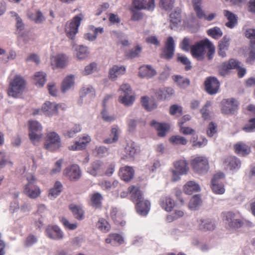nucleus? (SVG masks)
<instances>
[{"label":"nucleus","mask_w":255,"mask_h":255,"mask_svg":"<svg viewBox=\"0 0 255 255\" xmlns=\"http://www.w3.org/2000/svg\"><path fill=\"white\" fill-rule=\"evenodd\" d=\"M128 192L130 195L132 202H136L135 208L137 213L141 216H146L150 208V203L144 200L139 188L135 186H130L128 189Z\"/></svg>","instance_id":"1"},{"label":"nucleus","mask_w":255,"mask_h":255,"mask_svg":"<svg viewBox=\"0 0 255 255\" xmlns=\"http://www.w3.org/2000/svg\"><path fill=\"white\" fill-rule=\"evenodd\" d=\"M154 0H132L130 9L132 12L131 19L138 20L142 17V13L137 11L142 9L152 10L154 7Z\"/></svg>","instance_id":"2"},{"label":"nucleus","mask_w":255,"mask_h":255,"mask_svg":"<svg viewBox=\"0 0 255 255\" xmlns=\"http://www.w3.org/2000/svg\"><path fill=\"white\" fill-rule=\"evenodd\" d=\"M25 176L27 182L23 186L24 194L31 199L38 198L41 192L40 187L35 184L36 178L32 173L26 174Z\"/></svg>","instance_id":"3"},{"label":"nucleus","mask_w":255,"mask_h":255,"mask_svg":"<svg viewBox=\"0 0 255 255\" xmlns=\"http://www.w3.org/2000/svg\"><path fill=\"white\" fill-rule=\"evenodd\" d=\"M26 83L24 79L19 75L14 76L9 82L8 94L14 98L22 93L25 88Z\"/></svg>","instance_id":"4"},{"label":"nucleus","mask_w":255,"mask_h":255,"mask_svg":"<svg viewBox=\"0 0 255 255\" xmlns=\"http://www.w3.org/2000/svg\"><path fill=\"white\" fill-rule=\"evenodd\" d=\"M83 18L82 14L75 16L72 19L68 21L65 25V31L66 36L74 40L76 34L78 32V28Z\"/></svg>","instance_id":"5"},{"label":"nucleus","mask_w":255,"mask_h":255,"mask_svg":"<svg viewBox=\"0 0 255 255\" xmlns=\"http://www.w3.org/2000/svg\"><path fill=\"white\" fill-rule=\"evenodd\" d=\"M223 221L231 229H238L242 227V219L238 218V215L233 212L228 211L222 213Z\"/></svg>","instance_id":"6"},{"label":"nucleus","mask_w":255,"mask_h":255,"mask_svg":"<svg viewBox=\"0 0 255 255\" xmlns=\"http://www.w3.org/2000/svg\"><path fill=\"white\" fill-rule=\"evenodd\" d=\"M193 170L199 174H204L209 169V161L205 156H198L195 157L191 161Z\"/></svg>","instance_id":"7"},{"label":"nucleus","mask_w":255,"mask_h":255,"mask_svg":"<svg viewBox=\"0 0 255 255\" xmlns=\"http://www.w3.org/2000/svg\"><path fill=\"white\" fill-rule=\"evenodd\" d=\"M61 146V139L57 133L52 131L47 134L44 143L45 149L51 151H55L59 149Z\"/></svg>","instance_id":"8"},{"label":"nucleus","mask_w":255,"mask_h":255,"mask_svg":"<svg viewBox=\"0 0 255 255\" xmlns=\"http://www.w3.org/2000/svg\"><path fill=\"white\" fill-rule=\"evenodd\" d=\"M28 125L30 139L34 144H36L42 137V127L38 122L33 121H29Z\"/></svg>","instance_id":"9"},{"label":"nucleus","mask_w":255,"mask_h":255,"mask_svg":"<svg viewBox=\"0 0 255 255\" xmlns=\"http://www.w3.org/2000/svg\"><path fill=\"white\" fill-rule=\"evenodd\" d=\"M119 91L123 92V95H120L119 100L120 103L126 106H130L133 103L135 97L131 95V90L128 84H123L121 86Z\"/></svg>","instance_id":"10"},{"label":"nucleus","mask_w":255,"mask_h":255,"mask_svg":"<svg viewBox=\"0 0 255 255\" xmlns=\"http://www.w3.org/2000/svg\"><path fill=\"white\" fill-rule=\"evenodd\" d=\"M82 171L80 166L73 164L66 167L63 170V175L71 181H77L82 176Z\"/></svg>","instance_id":"11"},{"label":"nucleus","mask_w":255,"mask_h":255,"mask_svg":"<svg viewBox=\"0 0 255 255\" xmlns=\"http://www.w3.org/2000/svg\"><path fill=\"white\" fill-rule=\"evenodd\" d=\"M221 105V110L224 115H234L238 110V102L234 99H224Z\"/></svg>","instance_id":"12"},{"label":"nucleus","mask_w":255,"mask_h":255,"mask_svg":"<svg viewBox=\"0 0 255 255\" xmlns=\"http://www.w3.org/2000/svg\"><path fill=\"white\" fill-rule=\"evenodd\" d=\"M207 39L202 40L192 45L191 53L193 57L198 60H202L204 58L206 53V46Z\"/></svg>","instance_id":"13"},{"label":"nucleus","mask_w":255,"mask_h":255,"mask_svg":"<svg viewBox=\"0 0 255 255\" xmlns=\"http://www.w3.org/2000/svg\"><path fill=\"white\" fill-rule=\"evenodd\" d=\"M175 51V42L171 36L167 38L162 53L160 54V58L166 60H169L172 58Z\"/></svg>","instance_id":"14"},{"label":"nucleus","mask_w":255,"mask_h":255,"mask_svg":"<svg viewBox=\"0 0 255 255\" xmlns=\"http://www.w3.org/2000/svg\"><path fill=\"white\" fill-rule=\"evenodd\" d=\"M225 177L223 172H218L214 175L211 180V188L215 194H223L225 189L223 184L220 180Z\"/></svg>","instance_id":"15"},{"label":"nucleus","mask_w":255,"mask_h":255,"mask_svg":"<svg viewBox=\"0 0 255 255\" xmlns=\"http://www.w3.org/2000/svg\"><path fill=\"white\" fill-rule=\"evenodd\" d=\"M206 91L210 95L216 94L219 89L220 83L215 77H208L204 83Z\"/></svg>","instance_id":"16"},{"label":"nucleus","mask_w":255,"mask_h":255,"mask_svg":"<svg viewBox=\"0 0 255 255\" xmlns=\"http://www.w3.org/2000/svg\"><path fill=\"white\" fill-rule=\"evenodd\" d=\"M104 164L100 161L93 162L87 168V172L94 176L104 175Z\"/></svg>","instance_id":"17"},{"label":"nucleus","mask_w":255,"mask_h":255,"mask_svg":"<svg viewBox=\"0 0 255 255\" xmlns=\"http://www.w3.org/2000/svg\"><path fill=\"white\" fill-rule=\"evenodd\" d=\"M119 174L123 180L129 182L134 176V170L131 166H125L120 169Z\"/></svg>","instance_id":"18"},{"label":"nucleus","mask_w":255,"mask_h":255,"mask_svg":"<svg viewBox=\"0 0 255 255\" xmlns=\"http://www.w3.org/2000/svg\"><path fill=\"white\" fill-rule=\"evenodd\" d=\"M241 161L235 156H229L226 158L224 162L225 167L230 170H237L241 167Z\"/></svg>","instance_id":"19"},{"label":"nucleus","mask_w":255,"mask_h":255,"mask_svg":"<svg viewBox=\"0 0 255 255\" xmlns=\"http://www.w3.org/2000/svg\"><path fill=\"white\" fill-rule=\"evenodd\" d=\"M47 236L53 240H60L63 238V233L57 226L49 227L46 230Z\"/></svg>","instance_id":"20"},{"label":"nucleus","mask_w":255,"mask_h":255,"mask_svg":"<svg viewBox=\"0 0 255 255\" xmlns=\"http://www.w3.org/2000/svg\"><path fill=\"white\" fill-rule=\"evenodd\" d=\"M240 65V62L234 59H231L229 61L223 63L222 65V71L220 74L224 76L228 73V70L230 69H237Z\"/></svg>","instance_id":"21"},{"label":"nucleus","mask_w":255,"mask_h":255,"mask_svg":"<svg viewBox=\"0 0 255 255\" xmlns=\"http://www.w3.org/2000/svg\"><path fill=\"white\" fill-rule=\"evenodd\" d=\"M91 141V138L89 136L86 135L81 137L79 141H76L75 144L69 147L71 150H79L84 149L87 146V143Z\"/></svg>","instance_id":"22"},{"label":"nucleus","mask_w":255,"mask_h":255,"mask_svg":"<svg viewBox=\"0 0 255 255\" xmlns=\"http://www.w3.org/2000/svg\"><path fill=\"white\" fill-rule=\"evenodd\" d=\"M59 105L46 102L42 107L43 112L47 115L50 116L57 114Z\"/></svg>","instance_id":"23"},{"label":"nucleus","mask_w":255,"mask_h":255,"mask_svg":"<svg viewBox=\"0 0 255 255\" xmlns=\"http://www.w3.org/2000/svg\"><path fill=\"white\" fill-rule=\"evenodd\" d=\"M110 215L116 224L121 226L125 224V223L123 221V214L117 208L112 207L110 210Z\"/></svg>","instance_id":"24"},{"label":"nucleus","mask_w":255,"mask_h":255,"mask_svg":"<svg viewBox=\"0 0 255 255\" xmlns=\"http://www.w3.org/2000/svg\"><path fill=\"white\" fill-rule=\"evenodd\" d=\"M52 65L57 68L64 67L68 62V58L65 55L58 54L51 58Z\"/></svg>","instance_id":"25"},{"label":"nucleus","mask_w":255,"mask_h":255,"mask_svg":"<svg viewBox=\"0 0 255 255\" xmlns=\"http://www.w3.org/2000/svg\"><path fill=\"white\" fill-rule=\"evenodd\" d=\"M105 242L113 246L120 245L124 243V239L119 234H110L105 239Z\"/></svg>","instance_id":"26"},{"label":"nucleus","mask_w":255,"mask_h":255,"mask_svg":"<svg viewBox=\"0 0 255 255\" xmlns=\"http://www.w3.org/2000/svg\"><path fill=\"white\" fill-rule=\"evenodd\" d=\"M223 14L228 20L225 25L230 28H233L238 23V16L228 10H224Z\"/></svg>","instance_id":"27"},{"label":"nucleus","mask_w":255,"mask_h":255,"mask_svg":"<svg viewBox=\"0 0 255 255\" xmlns=\"http://www.w3.org/2000/svg\"><path fill=\"white\" fill-rule=\"evenodd\" d=\"M141 103L144 109L148 112L152 111L157 107L155 100L153 99H149L147 96L141 97Z\"/></svg>","instance_id":"28"},{"label":"nucleus","mask_w":255,"mask_h":255,"mask_svg":"<svg viewBox=\"0 0 255 255\" xmlns=\"http://www.w3.org/2000/svg\"><path fill=\"white\" fill-rule=\"evenodd\" d=\"M139 76L141 78H151L156 74V71L150 65H143L139 68Z\"/></svg>","instance_id":"29"},{"label":"nucleus","mask_w":255,"mask_h":255,"mask_svg":"<svg viewBox=\"0 0 255 255\" xmlns=\"http://www.w3.org/2000/svg\"><path fill=\"white\" fill-rule=\"evenodd\" d=\"M172 79L176 85L181 89L187 88L190 84V80L181 75H176L172 77Z\"/></svg>","instance_id":"30"},{"label":"nucleus","mask_w":255,"mask_h":255,"mask_svg":"<svg viewBox=\"0 0 255 255\" xmlns=\"http://www.w3.org/2000/svg\"><path fill=\"white\" fill-rule=\"evenodd\" d=\"M120 129L117 125H114L111 128L110 137L105 139L104 142L110 144L117 142L119 137Z\"/></svg>","instance_id":"31"},{"label":"nucleus","mask_w":255,"mask_h":255,"mask_svg":"<svg viewBox=\"0 0 255 255\" xmlns=\"http://www.w3.org/2000/svg\"><path fill=\"white\" fill-rule=\"evenodd\" d=\"M183 190L186 194H192L194 192H197L200 191L199 185L194 181H189L187 182L183 187Z\"/></svg>","instance_id":"32"},{"label":"nucleus","mask_w":255,"mask_h":255,"mask_svg":"<svg viewBox=\"0 0 255 255\" xmlns=\"http://www.w3.org/2000/svg\"><path fill=\"white\" fill-rule=\"evenodd\" d=\"M69 209L77 220H82L84 219V211L81 206L72 204L69 205Z\"/></svg>","instance_id":"33"},{"label":"nucleus","mask_w":255,"mask_h":255,"mask_svg":"<svg viewBox=\"0 0 255 255\" xmlns=\"http://www.w3.org/2000/svg\"><path fill=\"white\" fill-rule=\"evenodd\" d=\"M174 168L175 170L180 173V174H186L189 168L187 166L186 160L181 159L174 162Z\"/></svg>","instance_id":"34"},{"label":"nucleus","mask_w":255,"mask_h":255,"mask_svg":"<svg viewBox=\"0 0 255 255\" xmlns=\"http://www.w3.org/2000/svg\"><path fill=\"white\" fill-rule=\"evenodd\" d=\"M125 152L124 159H133L136 153V149L134 143L131 142L128 143L125 147Z\"/></svg>","instance_id":"35"},{"label":"nucleus","mask_w":255,"mask_h":255,"mask_svg":"<svg viewBox=\"0 0 255 255\" xmlns=\"http://www.w3.org/2000/svg\"><path fill=\"white\" fill-rule=\"evenodd\" d=\"M126 71V68L124 66H114L109 71V77L112 79H115L118 76L123 75Z\"/></svg>","instance_id":"36"},{"label":"nucleus","mask_w":255,"mask_h":255,"mask_svg":"<svg viewBox=\"0 0 255 255\" xmlns=\"http://www.w3.org/2000/svg\"><path fill=\"white\" fill-rule=\"evenodd\" d=\"M236 152L243 156L249 154L251 152L250 146L243 142H239L235 145Z\"/></svg>","instance_id":"37"},{"label":"nucleus","mask_w":255,"mask_h":255,"mask_svg":"<svg viewBox=\"0 0 255 255\" xmlns=\"http://www.w3.org/2000/svg\"><path fill=\"white\" fill-rule=\"evenodd\" d=\"M62 184L59 181H56L54 187L50 189L48 196L51 199L56 198L61 192L62 190Z\"/></svg>","instance_id":"38"},{"label":"nucleus","mask_w":255,"mask_h":255,"mask_svg":"<svg viewBox=\"0 0 255 255\" xmlns=\"http://www.w3.org/2000/svg\"><path fill=\"white\" fill-rule=\"evenodd\" d=\"M112 98V96L111 95H107L105 96L104 100H103V107L104 108V109L102 111V113H101V114L102 115V118L103 119V120L106 121V122H112L113 121H114L115 119H116V117L115 116H109L108 113H107V112L105 109L106 108V102H107V101L110 99V98Z\"/></svg>","instance_id":"39"},{"label":"nucleus","mask_w":255,"mask_h":255,"mask_svg":"<svg viewBox=\"0 0 255 255\" xmlns=\"http://www.w3.org/2000/svg\"><path fill=\"white\" fill-rule=\"evenodd\" d=\"M215 227L214 222L210 219L203 220L199 225L200 229L203 231H213Z\"/></svg>","instance_id":"40"},{"label":"nucleus","mask_w":255,"mask_h":255,"mask_svg":"<svg viewBox=\"0 0 255 255\" xmlns=\"http://www.w3.org/2000/svg\"><path fill=\"white\" fill-rule=\"evenodd\" d=\"M74 84V77L73 75L67 76L63 81L61 86V90L65 93L73 86Z\"/></svg>","instance_id":"41"},{"label":"nucleus","mask_w":255,"mask_h":255,"mask_svg":"<svg viewBox=\"0 0 255 255\" xmlns=\"http://www.w3.org/2000/svg\"><path fill=\"white\" fill-rule=\"evenodd\" d=\"M170 19L171 22L175 26L181 22V10L176 8L170 14Z\"/></svg>","instance_id":"42"},{"label":"nucleus","mask_w":255,"mask_h":255,"mask_svg":"<svg viewBox=\"0 0 255 255\" xmlns=\"http://www.w3.org/2000/svg\"><path fill=\"white\" fill-rule=\"evenodd\" d=\"M35 84L39 87L43 86L46 81V74L43 72H36L34 76Z\"/></svg>","instance_id":"43"},{"label":"nucleus","mask_w":255,"mask_h":255,"mask_svg":"<svg viewBox=\"0 0 255 255\" xmlns=\"http://www.w3.org/2000/svg\"><path fill=\"white\" fill-rule=\"evenodd\" d=\"M207 34L213 38L218 39L222 36L223 33L220 27L215 26L209 29L207 31Z\"/></svg>","instance_id":"44"},{"label":"nucleus","mask_w":255,"mask_h":255,"mask_svg":"<svg viewBox=\"0 0 255 255\" xmlns=\"http://www.w3.org/2000/svg\"><path fill=\"white\" fill-rule=\"evenodd\" d=\"M192 2L197 17L201 18L203 16L204 11L201 7L202 0H192Z\"/></svg>","instance_id":"45"},{"label":"nucleus","mask_w":255,"mask_h":255,"mask_svg":"<svg viewBox=\"0 0 255 255\" xmlns=\"http://www.w3.org/2000/svg\"><path fill=\"white\" fill-rule=\"evenodd\" d=\"M201 199L199 195L192 197L189 203V208L192 210H196L201 204Z\"/></svg>","instance_id":"46"},{"label":"nucleus","mask_w":255,"mask_h":255,"mask_svg":"<svg viewBox=\"0 0 255 255\" xmlns=\"http://www.w3.org/2000/svg\"><path fill=\"white\" fill-rule=\"evenodd\" d=\"M76 55L78 59H84L88 57V52L86 47L80 45L76 49Z\"/></svg>","instance_id":"47"},{"label":"nucleus","mask_w":255,"mask_h":255,"mask_svg":"<svg viewBox=\"0 0 255 255\" xmlns=\"http://www.w3.org/2000/svg\"><path fill=\"white\" fill-rule=\"evenodd\" d=\"M170 142L175 145H186L187 143V139L183 136L179 135L172 136L169 138Z\"/></svg>","instance_id":"48"},{"label":"nucleus","mask_w":255,"mask_h":255,"mask_svg":"<svg viewBox=\"0 0 255 255\" xmlns=\"http://www.w3.org/2000/svg\"><path fill=\"white\" fill-rule=\"evenodd\" d=\"M102 197L99 193L94 194L91 197L92 205L95 208H101Z\"/></svg>","instance_id":"49"},{"label":"nucleus","mask_w":255,"mask_h":255,"mask_svg":"<svg viewBox=\"0 0 255 255\" xmlns=\"http://www.w3.org/2000/svg\"><path fill=\"white\" fill-rule=\"evenodd\" d=\"M211 106V102L208 101L200 110L202 118L206 120L210 118V113L209 108Z\"/></svg>","instance_id":"50"},{"label":"nucleus","mask_w":255,"mask_h":255,"mask_svg":"<svg viewBox=\"0 0 255 255\" xmlns=\"http://www.w3.org/2000/svg\"><path fill=\"white\" fill-rule=\"evenodd\" d=\"M174 94V91L172 88L165 87L160 91V98L169 99Z\"/></svg>","instance_id":"51"},{"label":"nucleus","mask_w":255,"mask_h":255,"mask_svg":"<svg viewBox=\"0 0 255 255\" xmlns=\"http://www.w3.org/2000/svg\"><path fill=\"white\" fill-rule=\"evenodd\" d=\"M97 226L98 229L104 232H108L110 231L111 228V226L109 223L104 218L99 219Z\"/></svg>","instance_id":"52"},{"label":"nucleus","mask_w":255,"mask_h":255,"mask_svg":"<svg viewBox=\"0 0 255 255\" xmlns=\"http://www.w3.org/2000/svg\"><path fill=\"white\" fill-rule=\"evenodd\" d=\"M206 43V50H207V56L209 60H211L213 59L215 54V47L208 39H207Z\"/></svg>","instance_id":"53"},{"label":"nucleus","mask_w":255,"mask_h":255,"mask_svg":"<svg viewBox=\"0 0 255 255\" xmlns=\"http://www.w3.org/2000/svg\"><path fill=\"white\" fill-rule=\"evenodd\" d=\"M169 113L172 116H180L182 114V107L177 104L172 105L170 107Z\"/></svg>","instance_id":"54"},{"label":"nucleus","mask_w":255,"mask_h":255,"mask_svg":"<svg viewBox=\"0 0 255 255\" xmlns=\"http://www.w3.org/2000/svg\"><path fill=\"white\" fill-rule=\"evenodd\" d=\"M230 41V37L227 35H225L223 38L219 41L218 48L223 50H228Z\"/></svg>","instance_id":"55"},{"label":"nucleus","mask_w":255,"mask_h":255,"mask_svg":"<svg viewBox=\"0 0 255 255\" xmlns=\"http://www.w3.org/2000/svg\"><path fill=\"white\" fill-rule=\"evenodd\" d=\"M174 206V202L170 198H166L162 203L161 207L166 211H171Z\"/></svg>","instance_id":"56"},{"label":"nucleus","mask_w":255,"mask_h":255,"mask_svg":"<svg viewBox=\"0 0 255 255\" xmlns=\"http://www.w3.org/2000/svg\"><path fill=\"white\" fill-rule=\"evenodd\" d=\"M28 17L37 23H41L44 20V17L40 10L36 11L34 15L33 14L29 13Z\"/></svg>","instance_id":"57"},{"label":"nucleus","mask_w":255,"mask_h":255,"mask_svg":"<svg viewBox=\"0 0 255 255\" xmlns=\"http://www.w3.org/2000/svg\"><path fill=\"white\" fill-rule=\"evenodd\" d=\"M115 165L113 163H107L104 164V175H107L108 176H111L115 171Z\"/></svg>","instance_id":"58"},{"label":"nucleus","mask_w":255,"mask_h":255,"mask_svg":"<svg viewBox=\"0 0 255 255\" xmlns=\"http://www.w3.org/2000/svg\"><path fill=\"white\" fill-rule=\"evenodd\" d=\"M243 130L246 132H252L255 131V118L251 119L249 123L243 128Z\"/></svg>","instance_id":"59"},{"label":"nucleus","mask_w":255,"mask_h":255,"mask_svg":"<svg viewBox=\"0 0 255 255\" xmlns=\"http://www.w3.org/2000/svg\"><path fill=\"white\" fill-rule=\"evenodd\" d=\"M177 61L185 66V70L188 71L191 68V62L188 58L183 55H178Z\"/></svg>","instance_id":"60"},{"label":"nucleus","mask_w":255,"mask_h":255,"mask_svg":"<svg viewBox=\"0 0 255 255\" xmlns=\"http://www.w3.org/2000/svg\"><path fill=\"white\" fill-rule=\"evenodd\" d=\"M141 51V48L139 45H137L134 48L130 50L127 54V56L129 58H133L138 57Z\"/></svg>","instance_id":"61"},{"label":"nucleus","mask_w":255,"mask_h":255,"mask_svg":"<svg viewBox=\"0 0 255 255\" xmlns=\"http://www.w3.org/2000/svg\"><path fill=\"white\" fill-rule=\"evenodd\" d=\"M80 95L81 97H84L87 95H89V96H95V92L92 87L87 88L84 87L81 90Z\"/></svg>","instance_id":"62"},{"label":"nucleus","mask_w":255,"mask_h":255,"mask_svg":"<svg viewBox=\"0 0 255 255\" xmlns=\"http://www.w3.org/2000/svg\"><path fill=\"white\" fill-rule=\"evenodd\" d=\"M12 16H15L16 21V27L17 30L21 31L24 29V24L22 22L21 18L18 15V14L15 12H11Z\"/></svg>","instance_id":"63"},{"label":"nucleus","mask_w":255,"mask_h":255,"mask_svg":"<svg viewBox=\"0 0 255 255\" xmlns=\"http://www.w3.org/2000/svg\"><path fill=\"white\" fill-rule=\"evenodd\" d=\"M81 130V128L79 125H75L72 129L64 133V135L67 137H72L76 133L80 131Z\"/></svg>","instance_id":"64"}]
</instances>
